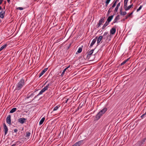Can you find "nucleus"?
<instances>
[{
    "mask_svg": "<svg viewBox=\"0 0 146 146\" xmlns=\"http://www.w3.org/2000/svg\"><path fill=\"white\" fill-rule=\"evenodd\" d=\"M116 27V26H114L111 29L110 32V33L111 34L113 35L115 33L116 31L115 29Z\"/></svg>",
    "mask_w": 146,
    "mask_h": 146,
    "instance_id": "5",
    "label": "nucleus"
},
{
    "mask_svg": "<svg viewBox=\"0 0 146 146\" xmlns=\"http://www.w3.org/2000/svg\"><path fill=\"white\" fill-rule=\"evenodd\" d=\"M7 2H8V3H9L10 2V0H7Z\"/></svg>",
    "mask_w": 146,
    "mask_h": 146,
    "instance_id": "55",
    "label": "nucleus"
},
{
    "mask_svg": "<svg viewBox=\"0 0 146 146\" xmlns=\"http://www.w3.org/2000/svg\"><path fill=\"white\" fill-rule=\"evenodd\" d=\"M17 131H18V130L17 129H15L14 130V132L16 133Z\"/></svg>",
    "mask_w": 146,
    "mask_h": 146,
    "instance_id": "46",
    "label": "nucleus"
},
{
    "mask_svg": "<svg viewBox=\"0 0 146 146\" xmlns=\"http://www.w3.org/2000/svg\"><path fill=\"white\" fill-rule=\"evenodd\" d=\"M24 84L25 80L23 79H22L16 85L15 90H20L23 87Z\"/></svg>",
    "mask_w": 146,
    "mask_h": 146,
    "instance_id": "1",
    "label": "nucleus"
},
{
    "mask_svg": "<svg viewBox=\"0 0 146 146\" xmlns=\"http://www.w3.org/2000/svg\"><path fill=\"white\" fill-rule=\"evenodd\" d=\"M15 144H13V145H12L11 146H15Z\"/></svg>",
    "mask_w": 146,
    "mask_h": 146,
    "instance_id": "56",
    "label": "nucleus"
},
{
    "mask_svg": "<svg viewBox=\"0 0 146 146\" xmlns=\"http://www.w3.org/2000/svg\"><path fill=\"white\" fill-rule=\"evenodd\" d=\"M44 92H43V91L42 90L38 93V94L36 96H37L40 95L42 94V93H43Z\"/></svg>",
    "mask_w": 146,
    "mask_h": 146,
    "instance_id": "34",
    "label": "nucleus"
},
{
    "mask_svg": "<svg viewBox=\"0 0 146 146\" xmlns=\"http://www.w3.org/2000/svg\"><path fill=\"white\" fill-rule=\"evenodd\" d=\"M102 115L99 112L96 115V118L97 120H98L101 117Z\"/></svg>",
    "mask_w": 146,
    "mask_h": 146,
    "instance_id": "17",
    "label": "nucleus"
},
{
    "mask_svg": "<svg viewBox=\"0 0 146 146\" xmlns=\"http://www.w3.org/2000/svg\"><path fill=\"white\" fill-rule=\"evenodd\" d=\"M105 17H102L101 19L99 21V23L101 25L102 24V23L104 22Z\"/></svg>",
    "mask_w": 146,
    "mask_h": 146,
    "instance_id": "18",
    "label": "nucleus"
},
{
    "mask_svg": "<svg viewBox=\"0 0 146 146\" xmlns=\"http://www.w3.org/2000/svg\"><path fill=\"white\" fill-rule=\"evenodd\" d=\"M68 100V99H67L65 101V103H67V102Z\"/></svg>",
    "mask_w": 146,
    "mask_h": 146,
    "instance_id": "52",
    "label": "nucleus"
},
{
    "mask_svg": "<svg viewBox=\"0 0 146 146\" xmlns=\"http://www.w3.org/2000/svg\"><path fill=\"white\" fill-rule=\"evenodd\" d=\"M6 1H5V2H4V4H6Z\"/></svg>",
    "mask_w": 146,
    "mask_h": 146,
    "instance_id": "57",
    "label": "nucleus"
},
{
    "mask_svg": "<svg viewBox=\"0 0 146 146\" xmlns=\"http://www.w3.org/2000/svg\"><path fill=\"white\" fill-rule=\"evenodd\" d=\"M103 38V36L102 35H100L99 36V37L98 38H97V44L98 45L101 41L102 40Z\"/></svg>",
    "mask_w": 146,
    "mask_h": 146,
    "instance_id": "9",
    "label": "nucleus"
},
{
    "mask_svg": "<svg viewBox=\"0 0 146 146\" xmlns=\"http://www.w3.org/2000/svg\"><path fill=\"white\" fill-rule=\"evenodd\" d=\"M44 92H43V91L42 90L38 93V94L36 96H37L40 95L42 94V93H43Z\"/></svg>",
    "mask_w": 146,
    "mask_h": 146,
    "instance_id": "36",
    "label": "nucleus"
},
{
    "mask_svg": "<svg viewBox=\"0 0 146 146\" xmlns=\"http://www.w3.org/2000/svg\"><path fill=\"white\" fill-rule=\"evenodd\" d=\"M133 6V4H132L128 7L127 6V5L125 7H124V8L126 11H127L129 10Z\"/></svg>",
    "mask_w": 146,
    "mask_h": 146,
    "instance_id": "14",
    "label": "nucleus"
},
{
    "mask_svg": "<svg viewBox=\"0 0 146 146\" xmlns=\"http://www.w3.org/2000/svg\"><path fill=\"white\" fill-rule=\"evenodd\" d=\"M82 142V141H80L76 142L72 146H79L80 145H81Z\"/></svg>",
    "mask_w": 146,
    "mask_h": 146,
    "instance_id": "13",
    "label": "nucleus"
},
{
    "mask_svg": "<svg viewBox=\"0 0 146 146\" xmlns=\"http://www.w3.org/2000/svg\"><path fill=\"white\" fill-rule=\"evenodd\" d=\"M119 1V0H116L115 1L114 0V1H116V2H118Z\"/></svg>",
    "mask_w": 146,
    "mask_h": 146,
    "instance_id": "54",
    "label": "nucleus"
},
{
    "mask_svg": "<svg viewBox=\"0 0 146 146\" xmlns=\"http://www.w3.org/2000/svg\"><path fill=\"white\" fill-rule=\"evenodd\" d=\"M145 70L146 71V67L145 68Z\"/></svg>",
    "mask_w": 146,
    "mask_h": 146,
    "instance_id": "58",
    "label": "nucleus"
},
{
    "mask_svg": "<svg viewBox=\"0 0 146 146\" xmlns=\"http://www.w3.org/2000/svg\"><path fill=\"white\" fill-rule=\"evenodd\" d=\"M70 65H69L66 68H65V69H66V70H67L68 69V68H70Z\"/></svg>",
    "mask_w": 146,
    "mask_h": 146,
    "instance_id": "47",
    "label": "nucleus"
},
{
    "mask_svg": "<svg viewBox=\"0 0 146 146\" xmlns=\"http://www.w3.org/2000/svg\"><path fill=\"white\" fill-rule=\"evenodd\" d=\"M108 23L107 21H106L104 25L102 27V29H104L109 24Z\"/></svg>",
    "mask_w": 146,
    "mask_h": 146,
    "instance_id": "22",
    "label": "nucleus"
},
{
    "mask_svg": "<svg viewBox=\"0 0 146 146\" xmlns=\"http://www.w3.org/2000/svg\"><path fill=\"white\" fill-rule=\"evenodd\" d=\"M5 7L4 6V9H5Z\"/></svg>",
    "mask_w": 146,
    "mask_h": 146,
    "instance_id": "61",
    "label": "nucleus"
},
{
    "mask_svg": "<svg viewBox=\"0 0 146 146\" xmlns=\"http://www.w3.org/2000/svg\"><path fill=\"white\" fill-rule=\"evenodd\" d=\"M1 20L0 19V23H1Z\"/></svg>",
    "mask_w": 146,
    "mask_h": 146,
    "instance_id": "59",
    "label": "nucleus"
},
{
    "mask_svg": "<svg viewBox=\"0 0 146 146\" xmlns=\"http://www.w3.org/2000/svg\"><path fill=\"white\" fill-rule=\"evenodd\" d=\"M107 110L106 108H104L102 110H101L99 112L102 115L104 114Z\"/></svg>",
    "mask_w": 146,
    "mask_h": 146,
    "instance_id": "16",
    "label": "nucleus"
},
{
    "mask_svg": "<svg viewBox=\"0 0 146 146\" xmlns=\"http://www.w3.org/2000/svg\"><path fill=\"white\" fill-rule=\"evenodd\" d=\"M113 9H110V8L109 9L108 11V13L109 14L112 11Z\"/></svg>",
    "mask_w": 146,
    "mask_h": 146,
    "instance_id": "39",
    "label": "nucleus"
},
{
    "mask_svg": "<svg viewBox=\"0 0 146 146\" xmlns=\"http://www.w3.org/2000/svg\"><path fill=\"white\" fill-rule=\"evenodd\" d=\"M100 26H99L98 25H96V28H98Z\"/></svg>",
    "mask_w": 146,
    "mask_h": 146,
    "instance_id": "49",
    "label": "nucleus"
},
{
    "mask_svg": "<svg viewBox=\"0 0 146 146\" xmlns=\"http://www.w3.org/2000/svg\"><path fill=\"white\" fill-rule=\"evenodd\" d=\"M146 115V114L145 113L144 114H143L141 116V118H143L145 115Z\"/></svg>",
    "mask_w": 146,
    "mask_h": 146,
    "instance_id": "43",
    "label": "nucleus"
},
{
    "mask_svg": "<svg viewBox=\"0 0 146 146\" xmlns=\"http://www.w3.org/2000/svg\"><path fill=\"white\" fill-rule=\"evenodd\" d=\"M133 11L129 14L127 15L126 16L125 18L123 19L122 20L123 21H124L125 19H127L129 17H130L133 14Z\"/></svg>",
    "mask_w": 146,
    "mask_h": 146,
    "instance_id": "19",
    "label": "nucleus"
},
{
    "mask_svg": "<svg viewBox=\"0 0 146 146\" xmlns=\"http://www.w3.org/2000/svg\"><path fill=\"white\" fill-rule=\"evenodd\" d=\"M59 107H60V106H59L58 105L56 106L54 108L53 110V111L57 110Z\"/></svg>",
    "mask_w": 146,
    "mask_h": 146,
    "instance_id": "32",
    "label": "nucleus"
},
{
    "mask_svg": "<svg viewBox=\"0 0 146 146\" xmlns=\"http://www.w3.org/2000/svg\"><path fill=\"white\" fill-rule=\"evenodd\" d=\"M5 11H4L3 9H2L0 12V17L2 19L4 18L5 15Z\"/></svg>",
    "mask_w": 146,
    "mask_h": 146,
    "instance_id": "7",
    "label": "nucleus"
},
{
    "mask_svg": "<svg viewBox=\"0 0 146 146\" xmlns=\"http://www.w3.org/2000/svg\"><path fill=\"white\" fill-rule=\"evenodd\" d=\"M118 8H119V7H117L116 6V7L115 9V10H114V12H115V13H116V12H117V10H118Z\"/></svg>",
    "mask_w": 146,
    "mask_h": 146,
    "instance_id": "37",
    "label": "nucleus"
},
{
    "mask_svg": "<svg viewBox=\"0 0 146 146\" xmlns=\"http://www.w3.org/2000/svg\"><path fill=\"white\" fill-rule=\"evenodd\" d=\"M2 9H2L1 7V6H0V10H2Z\"/></svg>",
    "mask_w": 146,
    "mask_h": 146,
    "instance_id": "53",
    "label": "nucleus"
},
{
    "mask_svg": "<svg viewBox=\"0 0 146 146\" xmlns=\"http://www.w3.org/2000/svg\"><path fill=\"white\" fill-rule=\"evenodd\" d=\"M142 7H143V6L141 5L140 6L137 10V12H138V11H139L141 9V8H142Z\"/></svg>",
    "mask_w": 146,
    "mask_h": 146,
    "instance_id": "38",
    "label": "nucleus"
},
{
    "mask_svg": "<svg viewBox=\"0 0 146 146\" xmlns=\"http://www.w3.org/2000/svg\"><path fill=\"white\" fill-rule=\"evenodd\" d=\"M128 0H124L123 8L127 5V3L128 2Z\"/></svg>",
    "mask_w": 146,
    "mask_h": 146,
    "instance_id": "28",
    "label": "nucleus"
},
{
    "mask_svg": "<svg viewBox=\"0 0 146 146\" xmlns=\"http://www.w3.org/2000/svg\"><path fill=\"white\" fill-rule=\"evenodd\" d=\"M129 59V58L126 60H125L121 64V65L122 66L125 64L127 61H128Z\"/></svg>",
    "mask_w": 146,
    "mask_h": 146,
    "instance_id": "26",
    "label": "nucleus"
},
{
    "mask_svg": "<svg viewBox=\"0 0 146 146\" xmlns=\"http://www.w3.org/2000/svg\"><path fill=\"white\" fill-rule=\"evenodd\" d=\"M107 110L106 108H104L102 110H101L99 112L102 115L104 114Z\"/></svg>",
    "mask_w": 146,
    "mask_h": 146,
    "instance_id": "15",
    "label": "nucleus"
},
{
    "mask_svg": "<svg viewBox=\"0 0 146 146\" xmlns=\"http://www.w3.org/2000/svg\"><path fill=\"white\" fill-rule=\"evenodd\" d=\"M17 9L21 10H23V7H19L17 8Z\"/></svg>",
    "mask_w": 146,
    "mask_h": 146,
    "instance_id": "40",
    "label": "nucleus"
},
{
    "mask_svg": "<svg viewBox=\"0 0 146 146\" xmlns=\"http://www.w3.org/2000/svg\"><path fill=\"white\" fill-rule=\"evenodd\" d=\"M117 3V2H116V1H114L113 3L112 6L110 7V9H113V8L115 6Z\"/></svg>",
    "mask_w": 146,
    "mask_h": 146,
    "instance_id": "24",
    "label": "nucleus"
},
{
    "mask_svg": "<svg viewBox=\"0 0 146 146\" xmlns=\"http://www.w3.org/2000/svg\"><path fill=\"white\" fill-rule=\"evenodd\" d=\"M108 34V32H105L104 33V34L103 35V36H105L106 35H107Z\"/></svg>",
    "mask_w": 146,
    "mask_h": 146,
    "instance_id": "42",
    "label": "nucleus"
},
{
    "mask_svg": "<svg viewBox=\"0 0 146 146\" xmlns=\"http://www.w3.org/2000/svg\"><path fill=\"white\" fill-rule=\"evenodd\" d=\"M50 85L49 84H48L46 86H45L42 90L44 92L46 90H47L49 86Z\"/></svg>",
    "mask_w": 146,
    "mask_h": 146,
    "instance_id": "20",
    "label": "nucleus"
},
{
    "mask_svg": "<svg viewBox=\"0 0 146 146\" xmlns=\"http://www.w3.org/2000/svg\"><path fill=\"white\" fill-rule=\"evenodd\" d=\"M7 44H5L3 45L2 46H1L0 48V51H1L4 48H6L7 47Z\"/></svg>",
    "mask_w": 146,
    "mask_h": 146,
    "instance_id": "27",
    "label": "nucleus"
},
{
    "mask_svg": "<svg viewBox=\"0 0 146 146\" xmlns=\"http://www.w3.org/2000/svg\"><path fill=\"white\" fill-rule=\"evenodd\" d=\"M82 50V49L81 47H79V48L78 49V50L77 52L76 53V54H77V53H80L81 52Z\"/></svg>",
    "mask_w": 146,
    "mask_h": 146,
    "instance_id": "29",
    "label": "nucleus"
},
{
    "mask_svg": "<svg viewBox=\"0 0 146 146\" xmlns=\"http://www.w3.org/2000/svg\"><path fill=\"white\" fill-rule=\"evenodd\" d=\"M119 16H120L119 15L115 17V18L114 20L113 21L112 24V25H113V23H117V21L118 20L120 19Z\"/></svg>",
    "mask_w": 146,
    "mask_h": 146,
    "instance_id": "8",
    "label": "nucleus"
},
{
    "mask_svg": "<svg viewBox=\"0 0 146 146\" xmlns=\"http://www.w3.org/2000/svg\"><path fill=\"white\" fill-rule=\"evenodd\" d=\"M132 2V1H130V3H131V2Z\"/></svg>",
    "mask_w": 146,
    "mask_h": 146,
    "instance_id": "60",
    "label": "nucleus"
},
{
    "mask_svg": "<svg viewBox=\"0 0 146 146\" xmlns=\"http://www.w3.org/2000/svg\"><path fill=\"white\" fill-rule=\"evenodd\" d=\"M145 140H146L145 139H143V142H144L145 141Z\"/></svg>",
    "mask_w": 146,
    "mask_h": 146,
    "instance_id": "51",
    "label": "nucleus"
},
{
    "mask_svg": "<svg viewBox=\"0 0 146 146\" xmlns=\"http://www.w3.org/2000/svg\"><path fill=\"white\" fill-rule=\"evenodd\" d=\"M47 69L48 68H46L43 70L41 72V73L40 74L39 76V77L40 78L42 76L47 70Z\"/></svg>",
    "mask_w": 146,
    "mask_h": 146,
    "instance_id": "12",
    "label": "nucleus"
},
{
    "mask_svg": "<svg viewBox=\"0 0 146 146\" xmlns=\"http://www.w3.org/2000/svg\"><path fill=\"white\" fill-rule=\"evenodd\" d=\"M27 119L24 118H20L18 119V122L21 124H23L25 122Z\"/></svg>",
    "mask_w": 146,
    "mask_h": 146,
    "instance_id": "4",
    "label": "nucleus"
},
{
    "mask_svg": "<svg viewBox=\"0 0 146 146\" xmlns=\"http://www.w3.org/2000/svg\"><path fill=\"white\" fill-rule=\"evenodd\" d=\"M33 95V94H31L30 95L28 96H27V98H30V97H31Z\"/></svg>",
    "mask_w": 146,
    "mask_h": 146,
    "instance_id": "41",
    "label": "nucleus"
},
{
    "mask_svg": "<svg viewBox=\"0 0 146 146\" xmlns=\"http://www.w3.org/2000/svg\"><path fill=\"white\" fill-rule=\"evenodd\" d=\"M95 49V48L92 49L89 52H88L87 53V57L88 58H90V57L92 55V54L94 50Z\"/></svg>",
    "mask_w": 146,
    "mask_h": 146,
    "instance_id": "6",
    "label": "nucleus"
},
{
    "mask_svg": "<svg viewBox=\"0 0 146 146\" xmlns=\"http://www.w3.org/2000/svg\"><path fill=\"white\" fill-rule=\"evenodd\" d=\"M120 5V2H119V3H118L117 4V6L118 7H119V6Z\"/></svg>",
    "mask_w": 146,
    "mask_h": 146,
    "instance_id": "44",
    "label": "nucleus"
},
{
    "mask_svg": "<svg viewBox=\"0 0 146 146\" xmlns=\"http://www.w3.org/2000/svg\"><path fill=\"white\" fill-rule=\"evenodd\" d=\"M17 109L16 108H13L10 111V113H12L15 112L17 110Z\"/></svg>",
    "mask_w": 146,
    "mask_h": 146,
    "instance_id": "25",
    "label": "nucleus"
},
{
    "mask_svg": "<svg viewBox=\"0 0 146 146\" xmlns=\"http://www.w3.org/2000/svg\"><path fill=\"white\" fill-rule=\"evenodd\" d=\"M6 122L9 124L11 125V116L10 115H9L7 116L6 118Z\"/></svg>",
    "mask_w": 146,
    "mask_h": 146,
    "instance_id": "3",
    "label": "nucleus"
},
{
    "mask_svg": "<svg viewBox=\"0 0 146 146\" xmlns=\"http://www.w3.org/2000/svg\"><path fill=\"white\" fill-rule=\"evenodd\" d=\"M111 0H106V5L105 6H107L108 4L109 3L110 1Z\"/></svg>",
    "mask_w": 146,
    "mask_h": 146,
    "instance_id": "33",
    "label": "nucleus"
},
{
    "mask_svg": "<svg viewBox=\"0 0 146 146\" xmlns=\"http://www.w3.org/2000/svg\"><path fill=\"white\" fill-rule=\"evenodd\" d=\"M80 104L79 106V107H78V109H79V108H82V106H80Z\"/></svg>",
    "mask_w": 146,
    "mask_h": 146,
    "instance_id": "48",
    "label": "nucleus"
},
{
    "mask_svg": "<svg viewBox=\"0 0 146 146\" xmlns=\"http://www.w3.org/2000/svg\"><path fill=\"white\" fill-rule=\"evenodd\" d=\"M3 129L4 131V135H6L8 132V129L5 123L3 124Z\"/></svg>",
    "mask_w": 146,
    "mask_h": 146,
    "instance_id": "2",
    "label": "nucleus"
},
{
    "mask_svg": "<svg viewBox=\"0 0 146 146\" xmlns=\"http://www.w3.org/2000/svg\"><path fill=\"white\" fill-rule=\"evenodd\" d=\"M120 14L121 15H126L127 13L126 11H124L123 12H122V9H120Z\"/></svg>",
    "mask_w": 146,
    "mask_h": 146,
    "instance_id": "21",
    "label": "nucleus"
},
{
    "mask_svg": "<svg viewBox=\"0 0 146 146\" xmlns=\"http://www.w3.org/2000/svg\"><path fill=\"white\" fill-rule=\"evenodd\" d=\"M26 135L25 136V137H29L31 135V133L29 132H26Z\"/></svg>",
    "mask_w": 146,
    "mask_h": 146,
    "instance_id": "31",
    "label": "nucleus"
},
{
    "mask_svg": "<svg viewBox=\"0 0 146 146\" xmlns=\"http://www.w3.org/2000/svg\"><path fill=\"white\" fill-rule=\"evenodd\" d=\"M70 46H68V48H69V47H70Z\"/></svg>",
    "mask_w": 146,
    "mask_h": 146,
    "instance_id": "63",
    "label": "nucleus"
},
{
    "mask_svg": "<svg viewBox=\"0 0 146 146\" xmlns=\"http://www.w3.org/2000/svg\"><path fill=\"white\" fill-rule=\"evenodd\" d=\"M3 1V0H0V5H1L2 4Z\"/></svg>",
    "mask_w": 146,
    "mask_h": 146,
    "instance_id": "45",
    "label": "nucleus"
},
{
    "mask_svg": "<svg viewBox=\"0 0 146 146\" xmlns=\"http://www.w3.org/2000/svg\"><path fill=\"white\" fill-rule=\"evenodd\" d=\"M44 92H43V91L42 90L38 93V94L36 96H37L40 95L42 94V93H43Z\"/></svg>",
    "mask_w": 146,
    "mask_h": 146,
    "instance_id": "35",
    "label": "nucleus"
},
{
    "mask_svg": "<svg viewBox=\"0 0 146 146\" xmlns=\"http://www.w3.org/2000/svg\"><path fill=\"white\" fill-rule=\"evenodd\" d=\"M66 71V72H67V70H66V69H64V70H63V71H62L61 75V77H63V76L64 75V73Z\"/></svg>",
    "mask_w": 146,
    "mask_h": 146,
    "instance_id": "30",
    "label": "nucleus"
},
{
    "mask_svg": "<svg viewBox=\"0 0 146 146\" xmlns=\"http://www.w3.org/2000/svg\"><path fill=\"white\" fill-rule=\"evenodd\" d=\"M70 46H68V48H69V47H70Z\"/></svg>",
    "mask_w": 146,
    "mask_h": 146,
    "instance_id": "64",
    "label": "nucleus"
},
{
    "mask_svg": "<svg viewBox=\"0 0 146 146\" xmlns=\"http://www.w3.org/2000/svg\"><path fill=\"white\" fill-rule=\"evenodd\" d=\"M97 25H98L99 26H100L101 25L99 23H98V24Z\"/></svg>",
    "mask_w": 146,
    "mask_h": 146,
    "instance_id": "50",
    "label": "nucleus"
},
{
    "mask_svg": "<svg viewBox=\"0 0 146 146\" xmlns=\"http://www.w3.org/2000/svg\"><path fill=\"white\" fill-rule=\"evenodd\" d=\"M70 46H68V48H69V47H70Z\"/></svg>",
    "mask_w": 146,
    "mask_h": 146,
    "instance_id": "62",
    "label": "nucleus"
},
{
    "mask_svg": "<svg viewBox=\"0 0 146 146\" xmlns=\"http://www.w3.org/2000/svg\"><path fill=\"white\" fill-rule=\"evenodd\" d=\"M115 14H114L113 15H111L110 16H109L107 19V21H107L108 23H109L111 21V20L113 18V17L115 15Z\"/></svg>",
    "mask_w": 146,
    "mask_h": 146,
    "instance_id": "11",
    "label": "nucleus"
},
{
    "mask_svg": "<svg viewBox=\"0 0 146 146\" xmlns=\"http://www.w3.org/2000/svg\"><path fill=\"white\" fill-rule=\"evenodd\" d=\"M45 119V117H43L41 119L39 123V124L40 125H42L43 123V122L44 121Z\"/></svg>",
    "mask_w": 146,
    "mask_h": 146,
    "instance_id": "23",
    "label": "nucleus"
},
{
    "mask_svg": "<svg viewBox=\"0 0 146 146\" xmlns=\"http://www.w3.org/2000/svg\"><path fill=\"white\" fill-rule=\"evenodd\" d=\"M98 37L96 36L95 38L92 41L91 43L90 46V47H91L96 42L97 39Z\"/></svg>",
    "mask_w": 146,
    "mask_h": 146,
    "instance_id": "10",
    "label": "nucleus"
}]
</instances>
